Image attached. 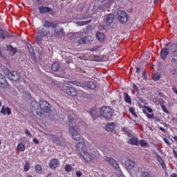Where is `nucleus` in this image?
Masks as SVG:
<instances>
[{
    "label": "nucleus",
    "instance_id": "nucleus-11",
    "mask_svg": "<svg viewBox=\"0 0 177 177\" xmlns=\"http://www.w3.org/2000/svg\"><path fill=\"white\" fill-rule=\"evenodd\" d=\"M6 50H8L10 56H15L17 53V48H14L13 46L10 44H6Z\"/></svg>",
    "mask_w": 177,
    "mask_h": 177
},
{
    "label": "nucleus",
    "instance_id": "nucleus-61",
    "mask_svg": "<svg viewBox=\"0 0 177 177\" xmlns=\"http://www.w3.org/2000/svg\"><path fill=\"white\" fill-rule=\"evenodd\" d=\"M173 139L177 142V136H175L173 137Z\"/></svg>",
    "mask_w": 177,
    "mask_h": 177
},
{
    "label": "nucleus",
    "instance_id": "nucleus-20",
    "mask_svg": "<svg viewBox=\"0 0 177 177\" xmlns=\"http://www.w3.org/2000/svg\"><path fill=\"white\" fill-rule=\"evenodd\" d=\"M127 143H129V145H132L133 146H139V140H138L136 137L133 136L131 139H129L127 141Z\"/></svg>",
    "mask_w": 177,
    "mask_h": 177
},
{
    "label": "nucleus",
    "instance_id": "nucleus-7",
    "mask_svg": "<svg viewBox=\"0 0 177 177\" xmlns=\"http://www.w3.org/2000/svg\"><path fill=\"white\" fill-rule=\"evenodd\" d=\"M7 71L8 77L12 80V81H19V80H20V73L16 71H10L9 69H7Z\"/></svg>",
    "mask_w": 177,
    "mask_h": 177
},
{
    "label": "nucleus",
    "instance_id": "nucleus-22",
    "mask_svg": "<svg viewBox=\"0 0 177 177\" xmlns=\"http://www.w3.org/2000/svg\"><path fill=\"white\" fill-rule=\"evenodd\" d=\"M114 128H115V122L108 123L106 125V131H107L108 132H113V131H114Z\"/></svg>",
    "mask_w": 177,
    "mask_h": 177
},
{
    "label": "nucleus",
    "instance_id": "nucleus-51",
    "mask_svg": "<svg viewBox=\"0 0 177 177\" xmlns=\"http://www.w3.org/2000/svg\"><path fill=\"white\" fill-rule=\"evenodd\" d=\"M122 132H124L125 133H127L129 130H128L127 127H123L121 129Z\"/></svg>",
    "mask_w": 177,
    "mask_h": 177
},
{
    "label": "nucleus",
    "instance_id": "nucleus-63",
    "mask_svg": "<svg viewBox=\"0 0 177 177\" xmlns=\"http://www.w3.org/2000/svg\"><path fill=\"white\" fill-rule=\"evenodd\" d=\"M2 106V101L0 100V108Z\"/></svg>",
    "mask_w": 177,
    "mask_h": 177
},
{
    "label": "nucleus",
    "instance_id": "nucleus-38",
    "mask_svg": "<svg viewBox=\"0 0 177 177\" xmlns=\"http://www.w3.org/2000/svg\"><path fill=\"white\" fill-rule=\"evenodd\" d=\"M153 81H158L161 78V74L160 73H154L152 77Z\"/></svg>",
    "mask_w": 177,
    "mask_h": 177
},
{
    "label": "nucleus",
    "instance_id": "nucleus-15",
    "mask_svg": "<svg viewBox=\"0 0 177 177\" xmlns=\"http://www.w3.org/2000/svg\"><path fill=\"white\" fill-rule=\"evenodd\" d=\"M155 156L156 158L157 161L159 162L160 165L162 167L163 169H167V165H165V162H164V159L158 155L156 152H155Z\"/></svg>",
    "mask_w": 177,
    "mask_h": 177
},
{
    "label": "nucleus",
    "instance_id": "nucleus-46",
    "mask_svg": "<svg viewBox=\"0 0 177 177\" xmlns=\"http://www.w3.org/2000/svg\"><path fill=\"white\" fill-rule=\"evenodd\" d=\"M53 143H57V142H60V138L54 136L53 137Z\"/></svg>",
    "mask_w": 177,
    "mask_h": 177
},
{
    "label": "nucleus",
    "instance_id": "nucleus-31",
    "mask_svg": "<svg viewBox=\"0 0 177 177\" xmlns=\"http://www.w3.org/2000/svg\"><path fill=\"white\" fill-rule=\"evenodd\" d=\"M140 177H154L153 176L150 174V172L148 171H142L140 175Z\"/></svg>",
    "mask_w": 177,
    "mask_h": 177
},
{
    "label": "nucleus",
    "instance_id": "nucleus-25",
    "mask_svg": "<svg viewBox=\"0 0 177 177\" xmlns=\"http://www.w3.org/2000/svg\"><path fill=\"white\" fill-rule=\"evenodd\" d=\"M96 38L98 39L100 42H102V41H104V38H106V35L102 32H97L96 33Z\"/></svg>",
    "mask_w": 177,
    "mask_h": 177
},
{
    "label": "nucleus",
    "instance_id": "nucleus-16",
    "mask_svg": "<svg viewBox=\"0 0 177 177\" xmlns=\"http://www.w3.org/2000/svg\"><path fill=\"white\" fill-rule=\"evenodd\" d=\"M59 164V160H57V159L56 158H53L49 162V168L50 169H56Z\"/></svg>",
    "mask_w": 177,
    "mask_h": 177
},
{
    "label": "nucleus",
    "instance_id": "nucleus-5",
    "mask_svg": "<svg viewBox=\"0 0 177 177\" xmlns=\"http://www.w3.org/2000/svg\"><path fill=\"white\" fill-rule=\"evenodd\" d=\"M62 91H64V93H66V95H68L69 96L74 97L78 95V91L77 88L70 86H63Z\"/></svg>",
    "mask_w": 177,
    "mask_h": 177
},
{
    "label": "nucleus",
    "instance_id": "nucleus-34",
    "mask_svg": "<svg viewBox=\"0 0 177 177\" xmlns=\"http://www.w3.org/2000/svg\"><path fill=\"white\" fill-rule=\"evenodd\" d=\"M129 111L135 118H138V115L136 114V112L135 111V108L133 107H130L129 109Z\"/></svg>",
    "mask_w": 177,
    "mask_h": 177
},
{
    "label": "nucleus",
    "instance_id": "nucleus-48",
    "mask_svg": "<svg viewBox=\"0 0 177 177\" xmlns=\"http://www.w3.org/2000/svg\"><path fill=\"white\" fill-rule=\"evenodd\" d=\"M146 115H147V118H149V119H153V118H154V113H151V114L147 113Z\"/></svg>",
    "mask_w": 177,
    "mask_h": 177
},
{
    "label": "nucleus",
    "instance_id": "nucleus-23",
    "mask_svg": "<svg viewBox=\"0 0 177 177\" xmlns=\"http://www.w3.org/2000/svg\"><path fill=\"white\" fill-rule=\"evenodd\" d=\"M124 100L126 103H128L129 104H132V100L131 99V96L128 95V93H124Z\"/></svg>",
    "mask_w": 177,
    "mask_h": 177
},
{
    "label": "nucleus",
    "instance_id": "nucleus-13",
    "mask_svg": "<svg viewBox=\"0 0 177 177\" xmlns=\"http://www.w3.org/2000/svg\"><path fill=\"white\" fill-rule=\"evenodd\" d=\"M169 55V48H162L160 50V59L162 60H165L167 59V56Z\"/></svg>",
    "mask_w": 177,
    "mask_h": 177
},
{
    "label": "nucleus",
    "instance_id": "nucleus-41",
    "mask_svg": "<svg viewBox=\"0 0 177 177\" xmlns=\"http://www.w3.org/2000/svg\"><path fill=\"white\" fill-rule=\"evenodd\" d=\"M83 44H86L85 37L81 38L79 41H77V45H82Z\"/></svg>",
    "mask_w": 177,
    "mask_h": 177
},
{
    "label": "nucleus",
    "instance_id": "nucleus-14",
    "mask_svg": "<svg viewBox=\"0 0 177 177\" xmlns=\"http://www.w3.org/2000/svg\"><path fill=\"white\" fill-rule=\"evenodd\" d=\"M1 114H3V115H12V110L9 106H6L3 105L0 111Z\"/></svg>",
    "mask_w": 177,
    "mask_h": 177
},
{
    "label": "nucleus",
    "instance_id": "nucleus-30",
    "mask_svg": "<svg viewBox=\"0 0 177 177\" xmlns=\"http://www.w3.org/2000/svg\"><path fill=\"white\" fill-rule=\"evenodd\" d=\"M92 20H88V21H77L76 24L77 26H86L87 24H89V23H91Z\"/></svg>",
    "mask_w": 177,
    "mask_h": 177
},
{
    "label": "nucleus",
    "instance_id": "nucleus-44",
    "mask_svg": "<svg viewBox=\"0 0 177 177\" xmlns=\"http://www.w3.org/2000/svg\"><path fill=\"white\" fill-rule=\"evenodd\" d=\"M100 48V46H95V47H93L92 48L90 49L91 52H97V50H99Z\"/></svg>",
    "mask_w": 177,
    "mask_h": 177
},
{
    "label": "nucleus",
    "instance_id": "nucleus-18",
    "mask_svg": "<svg viewBox=\"0 0 177 177\" xmlns=\"http://www.w3.org/2000/svg\"><path fill=\"white\" fill-rule=\"evenodd\" d=\"M113 20H114V15L113 14L106 15L105 18V23L107 26H111V24L113 23Z\"/></svg>",
    "mask_w": 177,
    "mask_h": 177
},
{
    "label": "nucleus",
    "instance_id": "nucleus-54",
    "mask_svg": "<svg viewBox=\"0 0 177 177\" xmlns=\"http://www.w3.org/2000/svg\"><path fill=\"white\" fill-rule=\"evenodd\" d=\"M172 91L174 92V93H176V95H177V89H176V87L173 86V87H172Z\"/></svg>",
    "mask_w": 177,
    "mask_h": 177
},
{
    "label": "nucleus",
    "instance_id": "nucleus-6",
    "mask_svg": "<svg viewBox=\"0 0 177 177\" xmlns=\"http://www.w3.org/2000/svg\"><path fill=\"white\" fill-rule=\"evenodd\" d=\"M117 17L118 21H120L121 24H125V23H127L128 20H129V17H128V14L122 10L118 11Z\"/></svg>",
    "mask_w": 177,
    "mask_h": 177
},
{
    "label": "nucleus",
    "instance_id": "nucleus-32",
    "mask_svg": "<svg viewBox=\"0 0 177 177\" xmlns=\"http://www.w3.org/2000/svg\"><path fill=\"white\" fill-rule=\"evenodd\" d=\"M42 38H44L43 36L41 35L38 34L36 37V42L38 45H41L42 44Z\"/></svg>",
    "mask_w": 177,
    "mask_h": 177
},
{
    "label": "nucleus",
    "instance_id": "nucleus-21",
    "mask_svg": "<svg viewBox=\"0 0 177 177\" xmlns=\"http://www.w3.org/2000/svg\"><path fill=\"white\" fill-rule=\"evenodd\" d=\"M84 86L88 89H95L96 88V84L93 81H88L84 82Z\"/></svg>",
    "mask_w": 177,
    "mask_h": 177
},
{
    "label": "nucleus",
    "instance_id": "nucleus-49",
    "mask_svg": "<svg viewBox=\"0 0 177 177\" xmlns=\"http://www.w3.org/2000/svg\"><path fill=\"white\" fill-rule=\"evenodd\" d=\"M145 110H147V111H148V113H153V109H151V108H150V106H145Z\"/></svg>",
    "mask_w": 177,
    "mask_h": 177
},
{
    "label": "nucleus",
    "instance_id": "nucleus-64",
    "mask_svg": "<svg viewBox=\"0 0 177 177\" xmlns=\"http://www.w3.org/2000/svg\"><path fill=\"white\" fill-rule=\"evenodd\" d=\"M158 0H154V3H156V2L158 1Z\"/></svg>",
    "mask_w": 177,
    "mask_h": 177
},
{
    "label": "nucleus",
    "instance_id": "nucleus-58",
    "mask_svg": "<svg viewBox=\"0 0 177 177\" xmlns=\"http://www.w3.org/2000/svg\"><path fill=\"white\" fill-rule=\"evenodd\" d=\"M170 177H177V174L176 173L171 174Z\"/></svg>",
    "mask_w": 177,
    "mask_h": 177
},
{
    "label": "nucleus",
    "instance_id": "nucleus-28",
    "mask_svg": "<svg viewBox=\"0 0 177 177\" xmlns=\"http://www.w3.org/2000/svg\"><path fill=\"white\" fill-rule=\"evenodd\" d=\"M170 50L173 53H177V43H174L171 45Z\"/></svg>",
    "mask_w": 177,
    "mask_h": 177
},
{
    "label": "nucleus",
    "instance_id": "nucleus-55",
    "mask_svg": "<svg viewBox=\"0 0 177 177\" xmlns=\"http://www.w3.org/2000/svg\"><path fill=\"white\" fill-rule=\"evenodd\" d=\"M133 88L134 89V91H138V86H136V84H133Z\"/></svg>",
    "mask_w": 177,
    "mask_h": 177
},
{
    "label": "nucleus",
    "instance_id": "nucleus-19",
    "mask_svg": "<svg viewBox=\"0 0 177 177\" xmlns=\"http://www.w3.org/2000/svg\"><path fill=\"white\" fill-rule=\"evenodd\" d=\"M52 11V8L49 7H46V6H41L39 8V12L41 15H44L45 13H49V12Z\"/></svg>",
    "mask_w": 177,
    "mask_h": 177
},
{
    "label": "nucleus",
    "instance_id": "nucleus-52",
    "mask_svg": "<svg viewBox=\"0 0 177 177\" xmlns=\"http://www.w3.org/2000/svg\"><path fill=\"white\" fill-rule=\"evenodd\" d=\"M33 142L35 145H39V141L36 138H33Z\"/></svg>",
    "mask_w": 177,
    "mask_h": 177
},
{
    "label": "nucleus",
    "instance_id": "nucleus-8",
    "mask_svg": "<svg viewBox=\"0 0 177 177\" xmlns=\"http://www.w3.org/2000/svg\"><path fill=\"white\" fill-rule=\"evenodd\" d=\"M38 34L41 37H46L48 39H52V38H53V34L50 33L49 30L44 28H42L41 30H39Z\"/></svg>",
    "mask_w": 177,
    "mask_h": 177
},
{
    "label": "nucleus",
    "instance_id": "nucleus-50",
    "mask_svg": "<svg viewBox=\"0 0 177 177\" xmlns=\"http://www.w3.org/2000/svg\"><path fill=\"white\" fill-rule=\"evenodd\" d=\"M163 140H164L165 143H166V145H167L168 146H170L171 142H169V140H168L167 139V138H163Z\"/></svg>",
    "mask_w": 177,
    "mask_h": 177
},
{
    "label": "nucleus",
    "instance_id": "nucleus-27",
    "mask_svg": "<svg viewBox=\"0 0 177 177\" xmlns=\"http://www.w3.org/2000/svg\"><path fill=\"white\" fill-rule=\"evenodd\" d=\"M27 48L31 56H35V50H34V48L31 46L30 44H27Z\"/></svg>",
    "mask_w": 177,
    "mask_h": 177
},
{
    "label": "nucleus",
    "instance_id": "nucleus-26",
    "mask_svg": "<svg viewBox=\"0 0 177 177\" xmlns=\"http://www.w3.org/2000/svg\"><path fill=\"white\" fill-rule=\"evenodd\" d=\"M17 149L19 151H24L26 150V145L23 142H19L17 146Z\"/></svg>",
    "mask_w": 177,
    "mask_h": 177
},
{
    "label": "nucleus",
    "instance_id": "nucleus-42",
    "mask_svg": "<svg viewBox=\"0 0 177 177\" xmlns=\"http://www.w3.org/2000/svg\"><path fill=\"white\" fill-rule=\"evenodd\" d=\"M35 171H36L37 173L41 172V171H42V167H41V165H37L35 167Z\"/></svg>",
    "mask_w": 177,
    "mask_h": 177
},
{
    "label": "nucleus",
    "instance_id": "nucleus-53",
    "mask_svg": "<svg viewBox=\"0 0 177 177\" xmlns=\"http://www.w3.org/2000/svg\"><path fill=\"white\" fill-rule=\"evenodd\" d=\"M76 176H77V177L82 176V173L81 171H77Z\"/></svg>",
    "mask_w": 177,
    "mask_h": 177
},
{
    "label": "nucleus",
    "instance_id": "nucleus-56",
    "mask_svg": "<svg viewBox=\"0 0 177 177\" xmlns=\"http://www.w3.org/2000/svg\"><path fill=\"white\" fill-rule=\"evenodd\" d=\"M126 133H127V136H129V138H131L132 136V134L131 133V131H129L128 132H127Z\"/></svg>",
    "mask_w": 177,
    "mask_h": 177
},
{
    "label": "nucleus",
    "instance_id": "nucleus-39",
    "mask_svg": "<svg viewBox=\"0 0 177 177\" xmlns=\"http://www.w3.org/2000/svg\"><path fill=\"white\" fill-rule=\"evenodd\" d=\"M140 146L142 147H147V142L145 140H140V142H138Z\"/></svg>",
    "mask_w": 177,
    "mask_h": 177
},
{
    "label": "nucleus",
    "instance_id": "nucleus-57",
    "mask_svg": "<svg viewBox=\"0 0 177 177\" xmlns=\"http://www.w3.org/2000/svg\"><path fill=\"white\" fill-rule=\"evenodd\" d=\"M173 154L175 156V157L177 158V151L175 150H173Z\"/></svg>",
    "mask_w": 177,
    "mask_h": 177
},
{
    "label": "nucleus",
    "instance_id": "nucleus-9",
    "mask_svg": "<svg viewBox=\"0 0 177 177\" xmlns=\"http://www.w3.org/2000/svg\"><path fill=\"white\" fill-rule=\"evenodd\" d=\"M105 161H106L108 164H111V165H112V167H113L115 169H120V165H118V162H117V160H115V159L110 157H106L105 158Z\"/></svg>",
    "mask_w": 177,
    "mask_h": 177
},
{
    "label": "nucleus",
    "instance_id": "nucleus-43",
    "mask_svg": "<svg viewBox=\"0 0 177 177\" xmlns=\"http://www.w3.org/2000/svg\"><path fill=\"white\" fill-rule=\"evenodd\" d=\"M73 169V167L69 164L66 165L65 166V171L66 172H71V170Z\"/></svg>",
    "mask_w": 177,
    "mask_h": 177
},
{
    "label": "nucleus",
    "instance_id": "nucleus-62",
    "mask_svg": "<svg viewBox=\"0 0 177 177\" xmlns=\"http://www.w3.org/2000/svg\"><path fill=\"white\" fill-rule=\"evenodd\" d=\"M142 75H146V71H143V73H142Z\"/></svg>",
    "mask_w": 177,
    "mask_h": 177
},
{
    "label": "nucleus",
    "instance_id": "nucleus-10",
    "mask_svg": "<svg viewBox=\"0 0 177 177\" xmlns=\"http://www.w3.org/2000/svg\"><path fill=\"white\" fill-rule=\"evenodd\" d=\"M9 87V83L8 82V80H6V77L2 75V73H0V88H2L3 89H6V88Z\"/></svg>",
    "mask_w": 177,
    "mask_h": 177
},
{
    "label": "nucleus",
    "instance_id": "nucleus-45",
    "mask_svg": "<svg viewBox=\"0 0 177 177\" xmlns=\"http://www.w3.org/2000/svg\"><path fill=\"white\" fill-rule=\"evenodd\" d=\"M69 84H73V85H77V86H80L81 83L80 82H76V81H70L68 82Z\"/></svg>",
    "mask_w": 177,
    "mask_h": 177
},
{
    "label": "nucleus",
    "instance_id": "nucleus-60",
    "mask_svg": "<svg viewBox=\"0 0 177 177\" xmlns=\"http://www.w3.org/2000/svg\"><path fill=\"white\" fill-rule=\"evenodd\" d=\"M139 71H140V68L137 67L136 68V73H139Z\"/></svg>",
    "mask_w": 177,
    "mask_h": 177
},
{
    "label": "nucleus",
    "instance_id": "nucleus-29",
    "mask_svg": "<svg viewBox=\"0 0 177 177\" xmlns=\"http://www.w3.org/2000/svg\"><path fill=\"white\" fill-rule=\"evenodd\" d=\"M103 56L102 55H93V60H94V62H103Z\"/></svg>",
    "mask_w": 177,
    "mask_h": 177
},
{
    "label": "nucleus",
    "instance_id": "nucleus-3",
    "mask_svg": "<svg viewBox=\"0 0 177 177\" xmlns=\"http://www.w3.org/2000/svg\"><path fill=\"white\" fill-rule=\"evenodd\" d=\"M43 27H46V28H53L54 30V32L55 34V37H58L59 38H62V37H64V28H60L57 29V23L56 22H50L49 21H44L43 22Z\"/></svg>",
    "mask_w": 177,
    "mask_h": 177
},
{
    "label": "nucleus",
    "instance_id": "nucleus-36",
    "mask_svg": "<svg viewBox=\"0 0 177 177\" xmlns=\"http://www.w3.org/2000/svg\"><path fill=\"white\" fill-rule=\"evenodd\" d=\"M160 106L162 111H164V113H166V114H169V111H168V109H167V108H165V106L164 105V102H160Z\"/></svg>",
    "mask_w": 177,
    "mask_h": 177
},
{
    "label": "nucleus",
    "instance_id": "nucleus-24",
    "mask_svg": "<svg viewBox=\"0 0 177 177\" xmlns=\"http://www.w3.org/2000/svg\"><path fill=\"white\" fill-rule=\"evenodd\" d=\"M60 68V64L59 62H54L51 66V70L53 71H59V69Z\"/></svg>",
    "mask_w": 177,
    "mask_h": 177
},
{
    "label": "nucleus",
    "instance_id": "nucleus-59",
    "mask_svg": "<svg viewBox=\"0 0 177 177\" xmlns=\"http://www.w3.org/2000/svg\"><path fill=\"white\" fill-rule=\"evenodd\" d=\"M160 130L162 131V132H165V129H164V127H160Z\"/></svg>",
    "mask_w": 177,
    "mask_h": 177
},
{
    "label": "nucleus",
    "instance_id": "nucleus-47",
    "mask_svg": "<svg viewBox=\"0 0 177 177\" xmlns=\"http://www.w3.org/2000/svg\"><path fill=\"white\" fill-rule=\"evenodd\" d=\"M25 133L26 136H29V138H32V134L28 131L27 129H25Z\"/></svg>",
    "mask_w": 177,
    "mask_h": 177
},
{
    "label": "nucleus",
    "instance_id": "nucleus-1",
    "mask_svg": "<svg viewBox=\"0 0 177 177\" xmlns=\"http://www.w3.org/2000/svg\"><path fill=\"white\" fill-rule=\"evenodd\" d=\"M68 118L69 122V133H71L73 139H74V140H77V142L80 140V142L76 145V149H77L80 156L82 157L83 160H84L86 162L92 161V155L86 151L85 140L78 132V131H80V127H78V125L77 124L74 126V124L77 122V120L71 115H68Z\"/></svg>",
    "mask_w": 177,
    "mask_h": 177
},
{
    "label": "nucleus",
    "instance_id": "nucleus-12",
    "mask_svg": "<svg viewBox=\"0 0 177 177\" xmlns=\"http://www.w3.org/2000/svg\"><path fill=\"white\" fill-rule=\"evenodd\" d=\"M124 165L128 171H131V169H133V168H135V162H133V160L130 159H127L125 161Z\"/></svg>",
    "mask_w": 177,
    "mask_h": 177
},
{
    "label": "nucleus",
    "instance_id": "nucleus-2",
    "mask_svg": "<svg viewBox=\"0 0 177 177\" xmlns=\"http://www.w3.org/2000/svg\"><path fill=\"white\" fill-rule=\"evenodd\" d=\"M30 107L33 115L37 118H44V113L50 111V104L45 100H39V102H33L30 104Z\"/></svg>",
    "mask_w": 177,
    "mask_h": 177
},
{
    "label": "nucleus",
    "instance_id": "nucleus-35",
    "mask_svg": "<svg viewBox=\"0 0 177 177\" xmlns=\"http://www.w3.org/2000/svg\"><path fill=\"white\" fill-rule=\"evenodd\" d=\"M84 39L86 41V44H91V42L93 41V38L92 37V36L89 35L84 37Z\"/></svg>",
    "mask_w": 177,
    "mask_h": 177
},
{
    "label": "nucleus",
    "instance_id": "nucleus-4",
    "mask_svg": "<svg viewBox=\"0 0 177 177\" xmlns=\"http://www.w3.org/2000/svg\"><path fill=\"white\" fill-rule=\"evenodd\" d=\"M114 111L110 106H102L100 109V115L105 120L110 121L113 118Z\"/></svg>",
    "mask_w": 177,
    "mask_h": 177
},
{
    "label": "nucleus",
    "instance_id": "nucleus-37",
    "mask_svg": "<svg viewBox=\"0 0 177 177\" xmlns=\"http://www.w3.org/2000/svg\"><path fill=\"white\" fill-rule=\"evenodd\" d=\"M160 106L162 111H164V113H166V114H169V111H168V109H167V108H165V106L164 105V102H160Z\"/></svg>",
    "mask_w": 177,
    "mask_h": 177
},
{
    "label": "nucleus",
    "instance_id": "nucleus-17",
    "mask_svg": "<svg viewBox=\"0 0 177 177\" xmlns=\"http://www.w3.org/2000/svg\"><path fill=\"white\" fill-rule=\"evenodd\" d=\"M12 35L6 30H3L0 28V39H6V38H10Z\"/></svg>",
    "mask_w": 177,
    "mask_h": 177
},
{
    "label": "nucleus",
    "instance_id": "nucleus-40",
    "mask_svg": "<svg viewBox=\"0 0 177 177\" xmlns=\"http://www.w3.org/2000/svg\"><path fill=\"white\" fill-rule=\"evenodd\" d=\"M171 63H177V53H174L171 57Z\"/></svg>",
    "mask_w": 177,
    "mask_h": 177
},
{
    "label": "nucleus",
    "instance_id": "nucleus-33",
    "mask_svg": "<svg viewBox=\"0 0 177 177\" xmlns=\"http://www.w3.org/2000/svg\"><path fill=\"white\" fill-rule=\"evenodd\" d=\"M30 164L29 162H26L25 165H24V172H28L30 171Z\"/></svg>",
    "mask_w": 177,
    "mask_h": 177
}]
</instances>
